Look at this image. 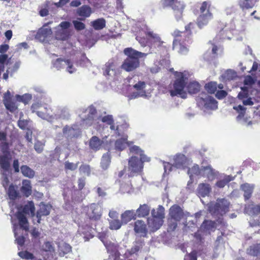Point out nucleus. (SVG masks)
I'll return each mask as SVG.
<instances>
[{"label": "nucleus", "mask_w": 260, "mask_h": 260, "mask_svg": "<svg viewBox=\"0 0 260 260\" xmlns=\"http://www.w3.org/2000/svg\"><path fill=\"white\" fill-rule=\"evenodd\" d=\"M150 212V207L146 204L140 205L136 210V213L134 214V212L131 210V217L136 218V215L139 217H143L147 216Z\"/></svg>", "instance_id": "5701e85b"}, {"label": "nucleus", "mask_w": 260, "mask_h": 260, "mask_svg": "<svg viewBox=\"0 0 260 260\" xmlns=\"http://www.w3.org/2000/svg\"><path fill=\"white\" fill-rule=\"evenodd\" d=\"M176 80L173 84V89L170 91L172 96H180L182 98H186V93L184 89L185 85L188 78L186 73L177 72L175 74Z\"/></svg>", "instance_id": "39448f33"}, {"label": "nucleus", "mask_w": 260, "mask_h": 260, "mask_svg": "<svg viewBox=\"0 0 260 260\" xmlns=\"http://www.w3.org/2000/svg\"><path fill=\"white\" fill-rule=\"evenodd\" d=\"M247 253L253 256L260 255V243L253 244L249 247L247 250Z\"/></svg>", "instance_id": "c03bdc74"}, {"label": "nucleus", "mask_w": 260, "mask_h": 260, "mask_svg": "<svg viewBox=\"0 0 260 260\" xmlns=\"http://www.w3.org/2000/svg\"><path fill=\"white\" fill-rule=\"evenodd\" d=\"M197 256L196 251H192L190 254L186 255L184 257V260H197Z\"/></svg>", "instance_id": "774afa93"}, {"label": "nucleus", "mask_w": 260, "mask_h": 260, "mask_svg": "<svg viewBox=\"0 0 260 260\" xmlns=\"http://www.w3.org/2000/svg\"><path fill=\"white\" fill-rule=\"evenodd\" d=\"M237 76L236 73L232 70H228L223 74V77L228 80L234 79Z\"/></svg>", "instance_id": "8fccbe9b"}, {"label": "nucleus", "mask_w": 260, "mask_h": 260, "mask_svg": "<svg viewBox=\"0 0 260 260\" xmlns=\"http://www.w3.org/2000/svg\"><path fill=\"white\" fill-rule=\"evenodd\" d=\"M111 156L109 152L104 153L101 158V167L103 170H107L111 163Z\"/></svg>", "instance_id": "f704fd0d"}, {"label": "nucleus", "mask_w": 260, "mask_h": 260, "mask_svg": "<svg viewBox=\"0 0 260 260\" xmlns=\"http://www.w3.org/2000/svg\"><path fill=\"white\" fill-rule=\"evenodd\" d=\"M51 206L44 203H41L39 209L37 212L36 216L38 218L37 222L40 223L41 217L43 216H47L50 214Z\"/></svg>", "instance_id": "aec40b11"}, {"label": "nucleus", "mask_w": 260, "mask_h": 260, "mask_svg": "<svg viewBox=\"0 0 260 260\" xmlns=\"http://www.w3.org/2000/svg\"><path fill=\"white\" fill-rule=\"evenodd\" d=\"M81 172L88 175L90 173V167L88 165H82L79 168Z\"/></svg>", "instance_id": "338daca9"}, {"label": "nucleus", "mask_w": 260, "mask_h": 260, "mask_svg": "<svg viewBox=\"0 0 260 260\" xmlns=\"http://www.w3.org/2000/svg\"><path fill=\"white\" fill-rule=\"evenodd\" d=\"M240 6L242 8L249 9L253 7L254 4L251 0H243L240 2Z\"/></svg>", "instance_id": "13d9d810"}, {"label": "nucleus", "mask_w": 260, "mask_h": 260, "mask_svg": "<svg viewBox=\"0 0 260 260\" xmlns=\"http://www.w3.org/2000/svg\"><path fill=\"white\" fill-rule=\"evenodd\" d=\"M230 202L225 199H218L215 203H210L208 205V211L215 218H217V223L211 220L205 221L201 226V231L195 233L194 237L199 241L202 240L201 232L203 231L205 234H210L217 228V224L223 226L225 223L221 218L224 214L229 211Z\"/></svg>", "instance_id": "f257e3e1"}, {"label": "nucleus", "mask_w": 260, "mask_h": 260, "mask_svg": "<svg viewBox=\"0 0 260 260\" xmlns=\"http://www.w3.org/2000/svg\"><path fill=\"white\" fill-rule=\"evenodd\" d=\"M186 89L190 94H194L200 89V85L196 81L190 82L186 86Z\"/></svg>", "instance_id": "ea45409f"}, {"label": "nucleus", "mask_w": 260, "mask_h": 260, "mask_svg": "<svg viewBox=\"0 0 260 260\" xmlns=\"http://www.w3.org/2000/svg\"><path fill=\"white\" fill-rule=\"evenodd\" d=\"M147 54V53L139 52L131 48V70L138 68L140 65V59H144Z\"/></svg>", "instance_id": "9b49d317"}, {"label": "nucleus", "mask_w": 260, "mask_h": 260, "mask_svg": "<svg viewBox=\"0 0 260 260\" xmlns=\"http://www.w3.org/2000/svg\"><path fill=\"white\" fill-rule=\"evenodd\" d=\"M210 3L208 2H204L200 7V11L201 14L197 19V23L200 28H202L207 25L209 21L213 18L212 13L210 12L209 9Z\"/></svg>", "instance_id": "6e6552de"}, {"label": "nucleus", "mask_w": 260, "mask_h": 260, "mask_svg": "<svg viewBox=\"0 0 260 260\" xmlns=\"http://www.w3.org/2000/svg\"><path fill=\"white\" fill-rule=\"evenodd\" d=\"M65 64L68 66L67 71L69 73L72 74L76 71V69L74 67L73 63L70 59H66Z\"/></svg>", "instance_id": "052dcab7"}, {"label": "nucleus", "mask_w": 260, "mask_h": 260, "mask_svg": "<svg viewBox=\"0 0 260 260\" xmlns=\"http://www.w3.org/2000/svg\"><path fill=\"white\" fill-rule=\"evenodd\" d=\"M234 109L239 113L236 118L238 122L246 126L251 124V121H248L247 117H245L246 109L243 106L239 105L238 106H234Z\"/></svg>", "instance_id": "f8f14e48"}, {"label": "nucleus", "mask_w": 260, "mask_h": 260, "mask_svg": "<svg viewBox=\"0 0 260 260\" xmlns=\"http://www.w3.org/2000/svg\"><path fill=\"white\" fill-rule=\"evenodd\" d=\"M173 166L178 169H184L188 165V160L185 156L182 154H178L174 156Z\"/></svg>", "instance_id": "4468645a"}, {"label": "nucleus", "mask_w": 260, "mask_h": 260, "mask_svg": "<svg viewBox=\"0 0 260 260\" xmlns=\"http://www.w3.org/2000/svg\"><path fill=\"white\" fill-rule=\"evenodd\" d=\"M127 138H121L117 140L115 143V149L122 151L124 149L127 145Z\"/></svg>", "instance_id": "a18cd8bd"}, {"label": "nucleus", "mask_w": 260, "mask_h": 260, "mask_svg": "<svg viewBox=\"0 0 260 260\" xmlns=\"http://www.w3.org/2000/svg\"><path fill=\"white\" fill-rule=\"evenodd\" d=\"M134 88L136 90L131 94V99H135L138 97L146 96V92L145 88L146 87V83L144 81H139L137 83L135 84Z\"/></svg>", "instance_id": "ddd939ff"}, {"label": "nucleus", "mask_w": 260, "mask_h": 260, "mask_svg": "<svg viewBox=\"0 0 260 260\" xmlns=\"http://www.w3.org/2000/svg\"><path fill=\"white\" fill-rule=\"evenodd\" d=\"M101 121L103 123H105L108 125L114 123L113 116L111 115H108L103 116L101 119Z\"/></svg>", "instance_id": "680f3d73"}, {"label": "nucleus", "mask_w": 260, "mask_h": 260, "mask_svg": "<svg viewBox=\"0 0 260 260\" xmlns=\"http://www.w3.org/2000/svg\"><path fill=\"white\" fill-rule=\"evenodd\" d=\"M197 101L201 108L211 110H215L217 108V102L213 97L206 93H201L198 97Z\"/></svg>", "instance_id": "1a4fd4ad"}, {"label": "nucleus", "mask_w": 260, "mask_h": 260, "mask_svg": "<svg viewBox=\"0 0 260 260\" xmlns=\"http://www.w3.org/2000/svg\"><path fill=\"white\" fill-rule=\"evenodd\" d=\"M124 52L125 55L127 56L126 59L121 66V69L127 72L130 71V47L125 48L124 50Z\"/></svg>", "instance_id": "4c0bfd02"}, {"label": "nucleus", "mask_w": 260, "mask_h": 260, "mask_svg": "<svg viewBox=\"0 0 260 260\" xmlns=\"http://www.w3.org/2000/svg\"><path fill=\"white\" fill-rule=\"evenodd\" d=\"M121 222L125 224L130 221V210H126L121 215Z\"/></svg>", "instance_id": "4d7b16f0"}, {"label": "nucleus", "mask_w": 260, "mask_h": 260, "mask_svg": "<svg viewBox=\"0 0 260 260\" xmlns=\"http://www.w3.org/2000/svg\"><path fill=\"white\" fill-rule=\"evenodd\" d=\"M0 149L3 155L5 154H10L9 152V146L7 141L2 142L0 143Z\"/></svg>", "instance_id": "5fc2aeb1"}, {"label": "nucleus", "mask_w": 260, "mask_h": 260, "mask_svg": "<svg viewBox=\"0 0 260 260\" xmlns=\"http://www.w3.org/2000/svg\"><path fill=\"white\" fill-rule=\"evenodd\" d=\"M103 143V141L98 137L93 136L89 140V145L91 149L97 151L101 148Z\"/></svg>", "instance_id": "c756f323"}, {"label": "nucleus", "mask_w": 260, "mask_h": 260, "mask_svg": "<svg viewBox=\"0 0 260 260\" xmlns=\"http://www.w3.org/2000/svg\"><path fill=\"white\" fill-rule=\"evenodd\" d=\"M253 188V185L248 183L244 184L241 186V188L244 191V197L246 200H248L251 197Z\"/></svg>", "instance_id": "c9c22d12"}, {"label": "nucleus", "mask_w": 260, "mask_h": 260, "mask_svg": "<svg viewBox=\"0 0 260 260\" xmlns=\"http://www.w3.org/2000/svg\"><path fill=\"white\" fill-rule=\"evenodd\" d=\"M144 32L146 36L149 38V41H152L154 43L157 44L158 46H160L164 43L157 34L154 32L146 26Z\"/></svg>", "instance_id": "a211bd4d"}, {"label": "nucleus", "mask_w": 260, "mask_h": 260, "mask_svg": "<svg viewBox=\"0 0 260 260\" xmlns=\"http://www.w3.org/2000/svg\"><path fill=\"white\" fill-rule=\"evenodd\" d=\"M202 172L201 177H206L210 181L213 180L216 175V172L210 166L202 167Z\"/></svg>", "instance_id": "4be33fe9"}, {"label": "nucleus", "mask_w": 260, "mask_h": 260, "mask_svg": "<svg viewBox=\"0 0 260 260\" xmlns=\"http://www.w3.org/2000/svg\"><path fill=\"white\" fill-rule=\"evenodd\" d=\"M53 249V247L51 242L48 241L45 242L42 246V250L45 252H50Z\"/></svg>", "instance_id": "0e129e2a"}, {"label": "nucleus", "mask_w": 260, "mask_h": 260, "mask_svg": "<svg viewBox=\"0 0 260 260\" xmlns=\"http://www.w3.org/2000/svg\"><path fill=\"white\" fill-rule=\"evenodd\" d=\"M173 49L178 50V52L181 54H186L188 52V49L184 45H182L176 39L173 42Z\"/></svg>", "instance_id": "37998d69"}, {"label": "nucleus", "mask_w": 260, "mask_h": 260, "mask_svg": "<svg viewBox=\"0 0 260 260\" xmlns=\"http://www.w3.org/2000/svg\"><path fill=\"white\" fill-rule=\"evenodd\" d=\"M243 91L240 92L238 94V98L242 100L243 104L245 106H252L254 104L252 99L251 98H247L248 93L246 91L242 88Z\"/></svg>", "instance_id": "7c9ffc66"}, {"label": "nucleus", "mask_w": 260, "mask_h": 260, "mask_svg": "<svg viewBox=\"0 0 260 260\" xmlns=\"http://www.w3.org/2000/svg\"><path fill=\"white\" fill-rule=\"evenodd\" d=\"M8 194L11 200H15L18 196V193L15 190V187L11 184L9 186L8 189Z\"/></svg>", "instance_id": "de8ad7c7"}, {"label": "nucleus", "mask_w": 260, "mask_h": 260, "mask_svg": "<svg viewBox=\"0 0 260 260\" xmlns=\"http://www.w3.org/2000/svg\"><path fill=\"white\" fill-rule=\"evenodd\" d=\"M185 5L183 2L176 1L171 6L174 11L176 19L177 21L182 18L183 11L185 8Z\"/></svg>", "instance_id": "f3484780"}, {"label": "nucleus", "mask_w": 260, "mask_h": 260, "mask_svg": "<svg viewBox=\"0 0 260 260\" xmlns=\"http://www.w3.org/2000/svg\"><path fill=\"white\" fill-rule=\"evenodd\" d=\"M134 231L136 233L141 236L145 237L147 234V229L145 222L142 220H138L135 222Z\"/></svg>", "instance_id": "6ab92c4d"}, {"label": "nucleus", "mask_w": 260, "mask_h": 260, "mask_svg": "<svg viewBox=\"0 0 260 260\" xmlns=\"http://www.w3.org/2000/svg\"><path fill=\"white\" fill-rule=\"evenodd\" d=\"M109 228L112 230H117L119 229L122 223L118 219H111L109 220Z\"/></svg>", "instance_id": "49530a36"}, {"label": "nucleus", "mask_w": 260, "mask_h": 260, "mask_svg": "<svg viewBox=\"0 0 260 260\" xmlns=\"http://www.w3.org/2000/svg\"><path fill=\"white\" fill-rule=\"evenodd\" d=\"M78 164L79 162L75 164L73 162H71L69 161H67L64 162V169L66 171H75L77 169Z\"/></svg>", "instance_id": "864d4df0"}, {"label": "nucleus", "mask_w": 260, "mask_h": 260, "mask_svg": "<svg viewBox=\"0 0 260 260\" xmlns=\"http://www.w3.org/2000/svg\"><path fill=\"white\" fill-rule=\"evenodd\" d=\"M133 153L139 155L140 159L136 156H131V173L138 174L143 168V162L149 161L150 158L145 155L143 151L139 146L132 145L131 144V154Z\"/></svg>", "instance_id": "7ed1b4c3"}, {"label": "nucleus", "mask_w": 260, "mask_h": 260, "mask_svg": "<svg viewBox=\"0 0 260 260\" xmlns=\"http://www.w3.org/2000/svg\"><path fill=\"white\" fill-rule=\"evenodd\" d=\"M72 249L71 246L64 242H60L58 245V252L60 256H63L70 253L72 251Z\"/></svg>", "instance_id": "c85d7f7f"}, {"label": "nucleus", "mask_w": 260, "mask_h": 260, "mask_svg": "<svg viewBox=\"0 0 260 260\" xmlns=\"http://www.w3.org/2000/svg\"><path fill=\"white\" fill-rule=\"evenodd\" d=\"M169 217L168 219V226L170 230L173 231L177 226L178 222L181 219L189 216V213L184 212L178 205H174L169 209Z\"/></svg>", "instance_id": "20e7f679"}, {"label": "nucleus", "mask_w": 260, "mask_h": 260, "mask_svg": "<svg viewBox=\"0 0 260 260\" xmlns=\"http://www.w3.org/2000/svg\"><path fill=\"white\" fill-rule=\"evenodd\" d=\"M8 62V55L7 54H0V68L2 71H4L5 64H7Z\"/></svg>", "instance_id": "3c124183"}, {"label": "nucleus", "mask_w": 260, "mask_h": 260, "mask_svg": "<svg viewBox=\"0 0 260 260\" xmlns=\"http://www.w3.org/2000/svg\"><path fill=\"white\" fill-rule=\"evenodd\" d=\"M211 191L210 184L204 183L199 184L197 190L198 195L202 197L208 196Z\"/></svg>", "instance_id": "b1692460"}, {"label": "nucleus", "mask_w": 260, "mask_h": 260, "mask_svg": "<svg viewBox=\"0 0 260 260\" xmlns=\"http://www.w3.org/2000/svg\"><path fill=\"white\" fill-rule=\"evenodd\" d=\"M66 59L61 58H57L53 63V66L57 70H60L64 68L65 64Z\"/></svg>", "instance_id": "603ef678"}, {"label": "nucleus", "mask_w": 260, "mask_h": 260, "mask_svg": "<svg viewBox=\"0 0 260 260\" xmlns=\"http://www.w3.org/2000/svg\"><path fill=\"white\" fill-rule=\"evenodd\" d=\"M19 256L23 259H34L35 257L34 254L27 251H21L18 253Z\"/></svg>", "instance_id": "6e6d98bb"}, {"label": "nucleus", "mask_w": 260, "mask_h": 260, "mask_svg": "<svg viewBox=\"0 0 260 260\" xmlns=\"http://www.w3.org/2000/svg\"><path fill=\"white\" fill-rule=\"evenodd\" d=\"M164 223V220L153 217L147 219V224L150 231L154 232L160 228Z\"/></svg>", "instance_id": "dca6fc26"}, {"label": "nucleus", "mask_w": 260, "mask_h": 260, "mask_svg": "<svg viewBox=\"0 0 260 260\" xmlns=\"http://www.w3.org/2000/svg\"><path fill=\"white\" fill-rule=\"evenodd\" d=\"M151 216L153 217L164 220L165 218V208L163 206L159 205L155 209H152L151 211Z\"/></svg>", "instance_id": "e433bc0d"}, {"label": "nucleus", "mask_w": 260, "mask_h": 260, "mask_svg": "<svg viewBox=\"0 0 260 260\" xmlns=\"http://www.w3.org/2000/svg\"><path fill=\"white\" fill-rule=\"evenodd\" d=\"M202 172V167L200 168L197 165H194L191 168H188L187 173L189 175L190 181H188L187 186L189 185V183H192L194 176L201 177Z\"/></svg>", "instance_id": "393cba45"}, {"label": "nucleus", "mask_w": 260, "mask_h": 260, "mask_svg": "<svg viewBox=\"0 0 260 260\" xmlns=\"http://www.w3.org/2000/svg\"><path fill=\"white\" fill-rule=\"evenodd\" d=\"M15 237H16V241L18 245L22 246L25 242V238L23 236H18L17 234L14 232Z\"/></svg>", "instance_id": "69168bd1"}, {"label": "nucleus", "mask_w": 260, "mask_h": 260, "mask_svg": "<svg viewBox=\"0 0 260 260\" xmlns=\"http://www.w3.org/2000/svg\"><path fill=\"white\" fill-rule=\"evenodd\" d=\"M245 212L250 215H256L260 213L259 205H249L245 207Z\"/></svg>", "instance_id": "72a5a7b5"}, {"label": "nucleus", "mask_w": 260, "mask_h": 260, "mask_svg": "<svg viewBox=\"0 0 260 260\" xmlns=\"http://www.w3.org/2000/svg\"><path fill=\"white\" fill-rule=\"evenodd\" d=\"M205 88L209 93H214L217 89V83L215 82H209L205 85Z\"/></svg>", "instance_id": "09e8293b"}, {"label": "nucleus", "mask_w": 260, "mask_h": 260, "mask_svg": "<svg viewBox=\"0 0 260 260\" xmlns=\"http://www.w3.org/2000/svg\"><path fill=\"white\" fill-rule=\"evenodd\" d=\"M11 159V154H5L0 155V167L4 171L8 172L9 171Z\"/></svg>", "instance_id": "412c9836"}, {"label": "nucleus", "mask_w": 260, "mask_h": 260, "mask_svg": "<svg viewBox=\"0 0 260 260\" xmlns=\"http://www.w3.org/2000/svg\"><path fill=\"white\" fill-rule=\"evenodd\" d=\"M44 145V143L38 141L35 143L34 149L38 153H40L43 151Z\"/></svg>", "instance_id": "e2e57ef3"}, {"label": "nucleus", "mask_w": 260, "mask_h": 260, "mask_svg": "<svg viewBox=\"0 0 260 260\" xmlns=\"http://www.w3.org/2000/svg\"><path fill=\"white\" fill-rule=\"evenodd\" d=\"M106 20L104 18H99L91 22V25L95 30H101L106 26Z\"/></svg>", "instance_id": "58836bf2"}, {"label": "nucleus", "mask_w": 260, "mask_h": 260, "mask_svg": "<svg viewBox=\"0 0 260 260\" xmlns=\"http://www.w3.org/2000/svg\"><path fill=\"white\" fill-rule=\"evenodd\" d=\"M43 109H44L45 111H47L46 108L39 103L33 104L31 107V110L33 113H36L39 117L45 118L46 114V113L43 111Z\"/></svg>", "instance_id": "cd10ccee"}, {"label": "nucleus", "mask_w": 260, "mask_h": 260, "mask_svg": "<svg viewBox=\"0 0 260 260\" xmlns=\"http://www.w3.org/2000/svg\"><path fill=\"white\" fill-rule=\"evenodd\" d=\"M73 23L75 28L77 30H82L85 28V25L82 22L77 20H74L73 21Z\"/></svg>", "instance_id": "bf43d9fd"}, {"label": "nucleus", "mask_w": 260, "mask_h": 260, "mask_svg": "<svg viewBox=\"0 0 260 260\" xmlns=\"http://www.w3.org/2000/svg\"><path fill=\"white\" fill-rule=\"evenodd\" d=\"M51 34L52 30L50 28H41L36 34V38L40 40L44 41Z\"/></svg>", "instance_id": "2f4dec72"}, {"label": "nucleus", "mask_w": 260, "mask_h": 260, "mask_svg": "<svg viewBox=\"0 0 260 260\" xmlns=\"http://www.w3.org/2000/svg\"><path fill=\"white\" fill-rule=\"evenodd\" d=\"M3 101L6 109L11 112H14L17 109L18 107L16 103L12 101L11 94L9 91H8L4 94Z\"/></svg>", "instance_id": "2eb2a0df"}, {"label": "nucleus", "mask_w": 260, "mask_h": 260, "mask_svg": "<svg viewBox=\"0 0 260 260\" xmlns=\"http://www.w3.org/2000/svg\"><path fill=\"white\" fill-rule=\"evenodd\" d=\"M92 229V225L89 223L85 225L82 226L80 229L81 234L84 235L85 241H87L89 239L93 237V235L91 233Z\"/></svg>", "instance_id": "bb28decb"}, {"label": "nucleus", "mask_w": 260, "mask_h": 260, "mask_svg": "<svg viewBox=\"0 0 260 260\" xmlns=\"http://www.w3.org/2000/svg\"><path fill=\"white\" fill-rule=\"evenodd\" d=\"M104 245L109 254L108 260H130V250L126 246L119 249L118 245L111 241L104 242Z\"/></svg>", "instance_id": "f03ea898"}, {"label": "nucleus", "mask_w": 260, "mask_h": 260, "mask_svg": "<svg viewBox=\"0 0 260 260\" xmlns=\"http://www.w3.org/2000/svg\"><path fill=\"white\" fill-rule=\"evenodd\" d=\"M234 177L231 175H224L222 178L217 181L216 183V185L218 187L223 188L229 182L234 180Z\"/></svg>", "instance_id": "a19ab883"}, {"label": "nucleus", "mask_w": 260, "mask_h": 260, "mask_svg": "<svg viewBox=\"0 0 260 260\" xmlns=\"http://www.w3.org/2000/svg\"><path fill=\"white\" fill-rule=\"evenodd\" d=\"M21 191L26 197H29L31 193V186L30 181L28 180H24L22 181V185L21 187Z\"/></svg>", "instance_id": "473e14b6"}, {"label": "nucleus", "mask_w": 260, "mask_h": 260, "mask_svg": "<svg viewBox=\"0 0 260 260\" xmlns=\"http://www.w3.org/2000/svg\"><path fill=\"white\" fill-rule=\"evenodd\" d=\"M35 207L32 201H29L22 208V211H18L16 214L20 229L25 232L29 231V223L25 214L35 215Z\"/></svg>", "instance_id": "423d86ee"}, {"label": "nucleus", "mask_w": 260, "mask_h": 260, "mask_svg": "<svg viewBox=\"0 0 260 260\" xmlns=\"http://www.w3.org/2000/svg\"><path fill=\"white\" fill-rule=\"evenodd\" d=\"M133 25L132 31L137 33L138 35L136 36V39L139 42L140 44L142 47H145L148 42L149 41V38L146 36V38L141 37L140 36L142 35V31H144L146 28V26L144 25L142 22H138L136 23L135 20L131 21V25Z\"/></svg>", "instance_id": "9d476101"}, {"label": "nucleus", "mask_w": 260, "mask_h": 260, "mask_svg": "<svg viewBox=\"0 0 260 260\" xmlns=\"http://www.w3.org/2000/svg\"><path fill=\"white\" fill-rule=\"evenodd\" d=\"M77 13L79 16L82 17L81 18H79L78 19L83 21L85 18L90 16L91 13V9L89 6L83 5L77 10Z\"/></svg>", "instance_id": "a878e982"}, {"label": "nucleus", "mask_w": 260, "mask_h": 260, "mask_svg": "<svg viewBox=\"0 0 260 260\" xmlns=\"http://www.w3.org/2000/svg\"><path fill=\"white\" fill-rule=\"evenodd\" d=\"M21 172L23 175L29 178H32L34 177L35 171L26 165H22L21 168Z\"/></svg>", "instance_id": "79ce46f5"}, {"label": "nucleus", "mask_w": 260, "mask_h": 260, "mask_svg": "<svg viewBox=\"0 0 260 260\" xmlns=\"http://www.w3.org/2000/svg\"><path fill=\"white\" fill-rule=\"evenodd\" d=\"M86 220L93 225L100 220L102 215L101 207L98 204L92 203L87 206L85 209Z\"/></svg>", "instance_id": "0eeeda50"}]
</instances>
